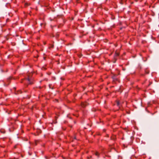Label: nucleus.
<instances>
[{"label": "nucleus", "instance_id": "obj_17", "mask_svg": "<svg viewBox=\"0 0 159 159\" xmlns=\"http://www.w3.org/2000/svg\"><path fill=\"white\" fill-rule=\"evenodd\" d=\"M12 77H10V78H9V79H12Z\"/></svg>", "mask_w": 159, "mask_h": 159}, {"label": "nucleus", "instance_id": "obj_3", "mask_svg": "<svg viewBox=\"0 0 159 159\" xmlns=\"http://www.w3.org/2000/svg\"><path fill=\"white\" fill-rule=\"evenodd\" d=\"M116 103L117 105L120 109V107L122 105V104L123 103V102H122L121 101H119L118 100H117L116 101Z\"/></svg>", "mask_w": 159, "mask_h": 159}, {"label": "nucleus", "instance_id": "obj_16", "mask_svg": "<svg viewBox=\"0 0 159 159\" xmlns=\"http://www.w3.org/2000/svg\"><path fill=\"white\" fill-rule=\"evenodd\" d=\"M106 131V130L105 129H103V131L104 132H105V131Z\"/></svg>", "mask_w": 159, "mask_h": 159}, {"label": "nucleus", "instance_id": "obj_11", "mask_svg": "<svg viewBox=\"0 0 159 159\" xmlns=\"http://www.w3.org/2000/svg\"><path fill=\"white\" fill-rule=\"evenodd\" d=\"M10 21V20L9 18H7L6 20V22H8Z\"/></svg>", "mask_w": 159, "mask_h": 159}, {"label": "nucleus", "instance_id": "obj_2", "mask_svg": "<svg viewBox=\"0 0 159 159\" xmlns=\"http://www.w3.org/2000/svg\"><path fill=\"white\" fill-rule=\"evenodd\" d=\"M93 156H95L96 158H98L100 157V153L98 151H95L93 152Z\"/></svg>", "mask_w": 159, "mask_h": 159}, {"label": "nucleus", "instance_id": "obj_10", "mask_svg": "<svg viewBox=\"0 0 159 159\" xmlns=\"http://www.w3.org/2000/svg\"><path fill=\"white\" fill-rule=\"evenodd\" d=\"M104 148H103L102 150V152L103 153H105V152L104 151Z\"/></svg>", "mask_w": 159, "mask_h": 159}, {"label": "nucleus", "instance_id": "obj_8", "mask_svg": "<svg viewBox=\"0 0 159 159\" xmlns=\"http://www.w3.org/2000/svg\"><path fill=\"white\" fill-rule=\"evenodd\" d=\"M30 5V3H25V7H27Z\"/></svg>", "mask_w": 159, "mask_h": 159}, {"label": "nucleus", "instance_id": "obj_6", "mask_svg": "<svg viewBox=\"0 0 159 159\" xmlns=\"http://www.w3.org/2000/svg\"><path fill=\"white\" fill-rule=\"evenodd\" d=\"M22 92L21 90H19L15 92V94H21L22 93Z\"/></svg>", "mask_w": 159, "mask_h": 159}, {"label": "nucleus", "instance_id": "obj_5", "mask_svg": "<svg viewBox=\"0 0 159 159\" xmlns=\"http://www.w3.org/2000/svg\"><path fill=\"white\" fill-rule=\"evenodd\" d=\"M23 90L25 93H31V91L29 89H23Z\"/></svg>", "mask_w": 159, "mask_h": 159}, {"label": "nucleus", "instance_id": "obj_9", "mask_svg": "<svg viewBox=\"0 0 159 159\" xmlns=\"http://www.w3.org/2000/svg\"><path fill=\"white\" fill-rule=\"evenodd\" d=\"M93 156H90L89 157H88L87 158L88 159H90V158H92Z\"/></svg>", "mask_w": 159, "mask_h": 159}, {"label": "nucleus", "instance_id": "obj_12", "mask_svg": "<svg viewBox=\"0 0 159 159\" xmlns=\"http://www.w3.org/2000/svg\"><path fill=\"white\" fill-rule=\"evenodd\" d=\"M115 55L116 56H118L119 55V54L117 53H115Z\"/></svg>", "mask_w": 159, "mask_h": 159}, {"label": "nucleus", "instance_id": "obj_4", "mask_svg": "<svg viewBox=\"0 0 159 159\" xmlns=\"http://www.w3.org/2000/svg\"><path fill=\"white\" fill-rule=\"evenodd\" d=\"M87 105V103L85 102H82L81 103V105L82 107H85Z\"/></svg>", "mask_w": 159, "mask_h": 159}, {"label": "nucleus", "instance_id": "obj_1", "mask_svg": "<svg viewBox=\"0 0 159 159\" xmlns=\"http://www.w3.org/2000/svg\"><path fill=\"white\" fill-rule=\"evenodd\" d=\"M21 82L24 84L26 86L29 84H32L34 83L33 80L29 76L22 79Z\"/></svg>", "mask_w": 159, "mask_h": 159}, {"label": "nucleus", "instance_id": "obj_7", "mask_svg": "<svg viewBox=\"0 0 159 159\" xmlns=\"http://www.w3.org/2000/svg\"><path fill=\"white\" fill-rule=\"evenodd\" d=\"M116 139V136L115 135H112L111 137V139L115 140Z\"/></svg>", "mask_w": 159, "mask_h": 159}, {"label": "nucleus", "instance_id": "obj_18", "mask_svg": "<svg viewBox=\"0 0 159 159\" xmlns=\"http://www.w3.org/2000/svg\"><path fill=\"white\" fill-rule=\"evenodd\" d=\"M16 148V146H15L14 147V148Z\"/></svg>", "mask_w": 159, "mask_h": 159}, {"label": "nucleus", "instance_id": "obj_13", "mask_svg": "<svg viewBox=\"0 0 159 159\" xmlns=\"http://www.w3.org/2000/svg\"><path fill=\"white\" fill-rule=\"evenodd\" d=\"M106 137H109V135L108 134H106Z\"/></svg>", "mask_w": 159, "mask_h": 159}, {"label": "nucleus", "instance_id": "obj_14", "mask_svg": "<svg viewBox=\"0 0 159 159\" xmlns=\"http://www.w3.org/2000/svg\"><path fill=\"white\" fill-rule=\"evenodd\" d=\"M51 84L49 85V86L50 88H51Z\"/></svg>", "mask_w": 159, "mask_h": 159}, {"label": "nucleus", "instance_id": "obj_15", "mask_svg": "<svg viewBox=\"0 0 159 159\" xmlns=\"http://www.w3.org/2000/svg\"><path fill=\"white\" fill-rule=\"evenodd\" d=\"M74 139H76V136H75L74 137Z\"/></svg>", "mask_w": 159, "mask_h": 159}]
</instances>
